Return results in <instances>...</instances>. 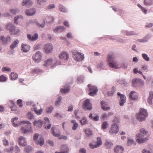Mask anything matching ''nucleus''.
Instances as JSON below:
<instances>
[{"instance_id": "obj_22", "label": "nucleus", "mask_w": 153, "mask_h": 153, "mask_svg": "<svg viewBox=\"0 0 153 153\" xmlns=\"http://www.w3.org/2000/svg\"><path fill=\"white\" fill-rule=\"evenodd\" d=\"M65 28L64 26H58L53 30L54 32L55 33L61 32L65 30Z\"/></svg>"}, {"instance_id": "obj_52", "label": "nucleus", "mask_w": 153, "mask_h": 153, "mask_svg": "<svg viewBox=\"0 0 153 153\" xmlns=\"http://www.w3.org/2000/svg\"><path fill=\"white\" fill-rule=\"evenodd\" d=\"M115 89V87H113L112 88V90L111 91L108 92L107 93L108 95L109 96L113 95Z\"/></svg>"}, {"instance_id": "obj_35", "label": "nucleus", "mask_w": 153, "mask_h": 153, "mask_svg": "<svg viewBox=\"0 0 153 153\" xmlns=\"http://www.w3.org/2000/svg\"><path fill=\"white\" fill-rule=\"evenodd\" d=\"M97 68L100 70L105 69L104 63L103 62H101L98 63L97 65Z\"/></svg>"}, {"instance_id": "obj_54", "label": "nucleus", "mask_w": 153, "mask_h": 153, "mask_svg": "<svg viewBox=\"0 0 153 153\" xmlns=\"http://www.w3.org/2000/svg\"><path fill=\"white\" fill-rule=\"evenodd\" d=\"M27 116V117L30 120L32 119L34 117L33 114L30 112L28 113Z\"/></svg>"}, {"instance_id": "obj_57", "label": "nucleus", "mask_w": 153, "mask_h": 153, "mask_svg": "<svg viewBox=\"0 0 153 153\" xmlns=\"http://www.w3.org/2000/svg\"><path fill=\"white\" fill-rule=\"evenodd\" d=\"M42 70L39 68H35L32 70V72L33 73L38 74L41 72Z\"/></svg>"}, {"instance_id": "obj_41", "label": "nucleus", "mask_w": 153, "mask_h": 153, "mask_svg": "<svg viewBox=\"0 0 153 153\" xmlns=\"http://www.w3.org/2000/svg\"><path fill=\"white\" fill-rule=\"evenodd\" d=\"M62 150L65 152L66 153H68L69 151V148L68 146L66 145H63L62 147Z\"/></svg>"}, {"instance_id": "obj_15", "label": "nucleus", "mask_w": 153, "mask_h": 153, "mask_svg": "<svg viewBox=\"0 0 153 153\" xmlns=\"http://www.w3.org/2000/svg\"><path fill=\"white\" fill-rule=\"evenodd\" d=\"M30 48V46L27 44L22 43L21 44V50L24 52L27 53L28 52Z\"/></svg>"}, {"instance_id": "obj_36", "label": "nucleus", "mask_w": 153, "mask_h": 153, "mask_svg": "<svg viewBox=\"0 0 153 153\" xmlns=\"http://www.w3.org/2000/svg\"><path fill=\"white\" fill-rule=\"evenodd\" d=\"M32 147L30 146H27L25 148L24 151L27 153H30L32 152Z\"/></svg>"}, {"instance_id": "obj_58", "label": "nucleus", "mask_w": 153, "mask_h": 153, "mask_svg": "<svg viewBox=\"0 0 153 153\" xmlns=\"http://www.w3.org/2000/svg\"><path fill=\"white\" fill-rule=\"evenodd\" d=\"M7 80V78L4 75L0 76V81L1 82H4Z\"/></svg>"}, {"instance_id": "obj_38", "label": "nucleus", "mask_w": 153, "mask_h": 153, "mask_svg": "<svg viewBox=\"0 0 153 153\" xmlns=\"http://www.w3.org/2000/svg\"><path fill=\"white\" fill-rule=\"evenodd\" d=\"M152 99H153V93L151 92L150 93V95L148 99V102L149 104H152Z\"/></svg>"}, {"instance_id": "obj_37", "label": "nucleus", "mask_w": 153, "mask_h": 153, "mask_svg": "<svg viewBox=\"0 0 153 153\" xmlns=\"http://www.w3.org/2000/svg\"><path fill=\"white\" fill-rule=\"evenodd\" d=\"M11 80H15L17 79L18 77V75L14 72H12L10 75Z\"/></svg>"}, {"instance_id": "obj_60", "label": "nucleus", "mask_w": 153, "mask_h": 153, "mask_svg": "<svg viewBox=\"0 0 153 153\" xmlns=\"http://www.w3.org/2000/svg\"><path fill=\"white\" fill-rule=\"evenodd\" d=\"M39 137V134L38 133H36L34 134L33 139V140L35 141L36 143V141H38L37 140Z\"/></svg>"}, {"instance_id": "obj_45", "label": "nucleus", "mask_w": 153, "mask_h": 153, "mask_svg": "<svg viewBox=\"0 0 153 153\" xmlns=\"http://www.w3.org/2000/svg\"><path fill=\"white\" fill-rule=\"evenodd\" d=\"M36 144H39L40 146H42L44 144V140L42 137L40 138L39 140L36 141Z\"/></svg>"}, {"instance_id": "obj_42", "label": "nucleus", "mask_w": 153, "mask_h": 153, "mask_svg": "<svg viewBox=\"0 0 153 153\" xmlns=\"http://www.w3.org/2000/svg\"><path fill=\"white\" fill-rule=\"evenodd\" d=\"M70 89V88L68 86L67 88L64 89L61 88L60 89V91L62 93L66 94L69 91Z\"/></svg>"}, {"instance_id": "obj_29", "label": "nucleus", "mask_w": 153, "mask_h": 153, "mask_svg": "<svg viewBox=\"0 0 153 153\" xmlns=\"http://www.w3.org/2000/svg\"><path fill=\"white\" fill-rule=\"evenodd\" d=\"M105 144L107 149L111 148L113 145L111 141L108 140H106Z\"/></svg>"}, {"instance_id": "obj_21", "label": "nucleus", "mask_w": 153, "mask_h": 153, "mask_svg": "<svg viewBox=\"0 0 153 153\" xmlns=\"http://www.w3.org/2000/svg\"><path fill=\"white\" fill-rule=\"evenodd\" d=\"M27 37L31 41H34L38 39V34L35 33L32 36L29 34H28L27 35Z\"/></svg>"}, {"instance_id": "obj_3", "label": "nucleus", "mask_w": 153, "mask_h": 153, "mask_svg": "<svg viewBox=\"0 0 153 153\" xmlns=\"http://www.w3.org/2000/svg\"><path fill=\"white\" fill-rule=\"evenodd\" d=\"M140 133H138L136 135L137 141L140 143H143L147 140L146 138H143L144 135H145L147 133V131H146L145 129L141 128L140 129Z\"/></svg>"}, {"instance_id": "obj_1", "label": "nucleus", "mask_w": 153, "mask_h": 153, "mask_svg": "<svg viewBox=\"0 0 153 153\" xmlns=\"http://www.w3.org/2000/svg\"><path fill=\"white\" fill-rule=\"evenodd\" d=\"M107 58V63L109 67L115 69H119L121 68L122 66L113 55L109 54Z\"/></svg>"}, {"instance_id": "obj_9", "label": "nucleus", "mask_w": 153, "mask_h": 153, "mask_svg": "<svg viewBox=\"0 0 153 153\" xmlns=\"http://www.w3.org/2000/svg\"><path fill=\"white\" fill-rule=\"evenodd\" d=\"M4 151L6 152H11V153H19L20 151V149L18 146H16L14 149L13 147L12 146L9 149L8 148L5 149Z\"/></svg>"}, {"instance_id": "obj_26", "label": "nucleus", "mask_w": 153, "mask_h": 153, "mask_svg": "<svg viewBox=\"0 0 153 153\" xmlns=\"http://www.w3.org/2000/svg\"><path fill=\"white\" fill-rule=\"evenodd\" d=\"M19 31V29L14 26L13 29L12 30H11L10 33L12 35H16L18 33Z\"/></svg>"}, {"instance_id": "obj_61", "label": "nucleus", "mask_w": 153, "mask_h": 153, "mask_svg": "<svg viewBox=\"0 0 153 153\" xmlns=\"http://www.w3.org/2000/svg\"><path fill=\"white\" fill-rule=\"evenodd\" d=\"M37 1V4L39 5H41L42 3L46 2L47 1V0H36Z\"/></svg>"}, {"instance_id": "obj_28", "label": "nucleus", "mask_w": 153, "mask_h": 153, "mask_svg": "<svg viewBox=\"0 0 153 153\" xmlns=\"http://www.w3.org/2000/svg\"><path fill=\"white\" fill-rule=\"evenodd\" d=\"M31 110L32 111H34V112L38 115L41 114L42 112V109L38 110L37 107L34 105L33 106V107L31 108Z\"/></svg>"}, {"instance_id": "obj_40", "label": "nucleus", "mask_w": 153, "mask_h": 153, "mask_svg": "<svg viewBox=\"0 0 153 153\" xmlns=\"http://www.w3.org/2000/svg\"><path fill=\"white\" fill-rule=\"evenodd\" d=\"M79 122L82 125H84L88 123V121L86 118L84 117L83 118L79 120Z\"/></svg>"}, {"instance_id": "obj_12", "label": "nucleus", "mask_w": 153, "mask_h": 153, "mask_svg": "<svg viewBox=\"0 0 153 153\" xmlns=\"http://www.w3.org/2000/svg\"><path fill=\"white\" fill-rule=\"evenodd\" d=\"M132 85L133 87H136L139 83H140L141 85H143L144 82L142 79L137 78L133 79L132 80Z\"/></svg>"}, {"instance_id": "obj_59", "label": "nucleus", "mask_w": 153, "mask_h": 153, "mask_svg": "<svg viewBox=\"0 0 153 153\" xmlns=\"http://www.w3.org/2000/svg\"><path fill=\"white\" fill-rule=\"evenodd\" d=\"M134 142V140L131 139H128L127 142V144L128 146H131L132 144Z\"/></svg>"}, {"instance_id": "obj_6", "label": "nucleus", "mask_w": 153, "mask_h": 153, "mask_svg": "<svg viewBox=\"0 0 153 153\" xmlns=\"http://www.w3.org/2000/svg\"><path fill=\"white\" fill-rule=\"evenodd\" d=\"M88 87L90 92L89 94L91 96H94L95 95L98 91L97 87L94 86L92 85L91 84H88L87 86Z\"/></svg>"}, {"instance_id": "obj_17", "label": "nucleus", "mask_w": 153, "mask_h": 153, "mask_svg": "<svg viewBox=\"0 0 153 153\" xmlns=\"http://www.w3.org/2000/svg\"><path fill=\"white\" fill-rule=\"evenodd\" d=\"M36 12L35 8H32L28 10H26L25 11V13L28 16H32L34 15Z\"/></svg>"}, {"instance_id": "obj_16", "label": "nucleus", "mask_w": 153, "mask_h": 153, "mask_svg": "<svg viewBox=\"0 0 153 153\" xmlns=\"http://www.w3.org/2000/svg\"><path fill=\"white\" fill-rule=\"evenodd\" d=\"M18 142L19 144L21 146H24L27 145V142L24 137H20L18 139Z\"/></svg>"}, {"instance_id": "obj_46", "label": "nucleus", "mask_w": 153, "mask_h": 153, "mask_svg": "<svg viewBox=\"0 0 153 153\" xmlns=\"http://www.w3.org/2000/svg\"><path fill=\"white\" fill-rule=\"evenodd\" d=\"M97 141L96 144L97 146L96 147H99L102 144V141L101 138L100 137H97Z\"/></svg>"}, {"instance_id": "obj_53", "label": "nucleus", "mask_w": 153, "mask_h": 153, "mask_svg": "<svg viewBox=\"0 0 153 153\" xmlns=\"http://www.w3.org/2000/svg\"><path fill=\"white\" fill-rule=\"evenodd\" d=\"M53 106H51L46 109V112L48 113H51L53 110Z\"/></svg>"}, {"instance_id": "obj_23", "label": "nucleus", "mask_w": 153, "mask_h": 153, "mask_svg": "<svg viewBox=\"0 0 153 153\" xmlns=\"http://www.w3.org/2000/svg\"><path fill=\"white\" fill-rule=\"evenodd\" d=\"M19 43V40L17 39L13 41L10 46V48L11 50H13L16 47H17Z\"/></svg>"}, {"instance_id": "obj_48", "label": "nucleus", "mask_w": 153, "mask_h": 153, "mask_svg": "<svg viewBox=\"0 0 153 153\" xmlns=\"http://www.w3.org/2000/svg\"><path fill=\"white\" fill-rule=\"evenodd\" d=\"M142 57L146 61H149L150 60L149 57L146 54L143 53L142 54Z\"/></svg>"}, {"instance_id": "obj_32", "label": "nucleus", "mask_w": 153, "mask_h": 153, "mask_svg": "<svg viewBox=\"0 0 153 153\" xmlns=\"http://www.w3.org/2000/svg\"><path fill=\"white\" fill-rule=\"evenodd\" d=\"M83 131L85 134L88 137H89L92 134V131L89 128L84 129Z\"/></svg>"}, {"instance_id": "obj_63", "label": "nucleus", "mask_w": 153, "mask_h": 153, "mask_svg": "<svg viewBox=\"0 0 153 153\" xmlns=\"http://www.w3.org/2000/svg\"><path fill=\"white\" fill-rule=\"evenodd\" d=\"M11 71V68H9L7 67H3L2 68V71Z\"/></svg>"}, {"instance_id": "obj_62", "label": "nucleus", "mask_w": 153, "mask_h": 153, "mask_svg": "<svg viewBox=\"0 0 153 153\" xmlns=\"http://www.w3.org/2000/svg\"><path fill=\"white\" fill-rule=\"evenodd\" d=\"M55 7V6L54 4H50L47 7L46 9L47 10H50L54 8Z\"/></svg>"}, {"instance_id": "obj_20", "label": "nucleus", "mask_w": 153, "mask_h": 153, "mask_svg": "<svg viewBox=\"0 0 153 153\" xmlns=\"http://www.w3.org/2000/svg\"><path fill=\"white\" fill-rule=\"evenodd\" d=\"M59 56L61 59L66 60L68 58V54L65 52H62L59 55Z\"/></svg>"}, {"instance_id": "obj_64", "label": "nucleus", "mask_w": 153, "mask_h": 153, "mask_svg": "<svg viewBox=\"0 0 153 153\" xmlns=\"http://www.w3.org/2000/svg\"><path fill=\"white\" fill-rule=\"evenodd\" d=\"M126 35L127 36H131L133 35H135L136 34L135 33V32L134 31H127L126 33Z\"/></svg>"}, {"instance_id": "obj_8", "label": "nucleus", "mask_w": 153, "mask_h": 153, "mask_svg": "<svg viewBox=\"0 0 153 153\" xmlns=\"http://www.w3.org/2000/svg\"><path fill=\"white\" fill-rule=\"evenodd\" d=\"M90 102V100L89 99H86L84 101L82 108L85 110H91L92 109V105Z\"/></svg>"}, {"instance_id": "obj_33", "label": "nucleus", "mask_w": 153, "mask_h": 153, "mask_svg": "<svg viewBox=\"0 0 153 153\" xmlns=\"http://www.w3.org/2000/svg\"><path fill=\"white\" fill-rule=\"evenodd\" d=\"M22 18L23 16L21 15H19L15 17L14 18V22L15 23L18 24L19 21H21Z\"/></svg>"}, {"instance_id": "obj_34", "label": "nucleus", "mask_w": 153, "mask_h": 153, "mask_svg": "<svg viewBox=\"0 0 153 153\" xmlns=\"http://www.w3.org/2000/svg\"><path fill=\"white\" fill-rule=\"evenodd\" d=\"M14 26L11 23L9 22L6 25V28L8 30H9L10 32L11 31V30H12Z\"/></svg>"}, {"instance_id": "obj_14", "label": "nucleus", "mask_w": 153, "mask_h": 153, "mask_svg": "<svg viewBox=\"0 0 153 153\" xmlns=\"http://www.w3.org/2000/svg\"><path fill=\"white\" fill-rule=\"evenodd\" d=\"M53 47L51 43H48L45 45V50L46 53H49L53 50Z\"/></svg>"}, {"instance_id": "obj_19", "label": "nucleus", "mask_w": 153, "mask_h": 153, "mask_svg": "<svg viewBox=\"0 0 153 153\" xmlns=\"http://www.w3.org/2000/svg\"><path fill=\"white\" fill-rule=\"evenodd\" d=\"M152 36L151 34H148L146 35L142 39L138 40V41L141 42H147L151 37Z\"/></svg>"}, {"instance_id": "obj_7", "label": "nucleus", "mask_w": 153, "mask_h": 153, "mask_svg": "<svg viewBox=\"0 0 153 153\" xmlns=\"http://www.w3.org/2000/svg\"><path fill=\"white\" fill-rule=\"evenodd\" d=\"M33 59L36 63H38L41 61L42 53L40 51H37L32 56Z\"/></svg>"}, {"instance_id": "obj_25", "label": "nucleus", "mask_w": 153, "mask_h": 153, "mask_svg": "<svg viewBox=\"0 0 153 153\" xmlns=\"http://www.w3.org/2000/svg\"><path fill=\"white\" fill-rule=\"evenodd\" d=\"M18 118L17 117L12 118L11 120V122L13 125L15 127H18L19 125L17 123V120Z\"/></svg>"}, {"instance_id": "obj_30", "label": "nucleus", "mask_w": 153, "mask_h": 153, "mask_svg": "<svg viewBox=\"0 0 153 153\" xmlns=\"http://www.w3.org/2000/svg\"><path fill=\"white\" fill-rule=\"evenodd\" d=\"M120 98V105L121 106H123L126 102V98L125 96L124 95H121Z\"/></svg>"}, {"instance_id": "obj_44", "label": "nucleus", "mask_w": 153, "mask_h": 153, "mask_svg": "<svg viewBox=\"0 0 153 153\" xmlns=\"http://www.w3.org/2000/svg\"><path fill=\"white\" fill-rule=\"evenodd\" d=\"M59 7L60 11L64 13H66L68 11L62 5L60 4L59 6Z\"/></svg>"}, {"instance_id": "obj_2", "label": "nucleus", "mask_w": 153, "mask_h": 153, "mask_svg": "<svg viewBox=\"0 0 153 153\" xmlns=\"http://www.w3.org/2000/svg\"><path fill=\"white\" fill-rule=\"evenodd\" d=\"M23 124L21 128V130L22 133L25 134L31 132L32 128L31 127V123L27 121H22L20 122L19 124Z\"/></svg>"}, {"instance_id": "obj_50", "label": "nucleus", "mask_w": 153, "mask_h": 153, "mask_svg": "<svg viewBox=\"0 0 153 153\" xmlns=\"http://www.w3.org/2000/svg\"><path fill=\"white\" fill-rule=\"evenodd\" d=\"M108 126V124L106 121L104 122L102 124V127L103 129H105L107 128Z\"/></svg>"}, {"instance_id": "obj_24", "label": "nucleus", "mask_w": 153, "mask_h": 153, "mask_svg": "<svg viewBox=\"0 0 153 153\" xmlns=\"http://www.w3.org/2000/svg\"><path fill=\"white\" fill-rule=\"evenodd\" d=\"M135 93V91H132L129 93V97L131 100H134L137 99L138 97L134 94Z\"/></svg>"}, {"instance_id": "obj_55", "label": "nucleus", "mask_w": 153, "mask_h": 153, "mask_svg": "<svg viewBox=\"0 0 153 153\" xmlns=\"http://www.w3.org/2000/svg\"><path fill=\"white\" fill-rule=\"evenodd\" d=\"M120 64L122 66L121 68L123 67L124 69H126L127 68L128 66V63H127L123 62Z\"/></svg>"}, {"instance_id": "obj_5", "label": "nucleus", "mask_w": 153, "mask_h": 153, "mask_svg": "<svg viewBox=\"0 0 153 153\" xmlns=\"http://www.w3.org/2000/svg\"><path fill=\"white\" fill-rule=\"evenodd\" d=\"M72 53L74 59L77 61H82L84 59V54L78 52L76 50L74 51Z\"/></svg>"}, {"instance_id": "obj_43", "label": "nucleus", "mask_w": 153, "mask_h": 153, "mask_svg": "<svg viewBox=\"0 0 153 153\" xmlns=\"http://www.w3.org/2000/svg\"><path fill=\"white\" fill-rule=\"evenodd\" d=\"M35 23L36 25L39 27L43 28L45 25V21L44 20H43V22L42 24H39L37 21Z\"/></svg>"}, {"instance_id": "obj_18", "label": "nucleus", "mask_w": 153, "mask_h": 153, "mask_svg": "<svg viewBox=\"0 0 153 153\" xmlns=\"http://www.w3.org/2000/svg\"><path fill=\"white\" fill-rule=\"evenodd\" d=\"M43 121L41 120H35L33 122L34 126H36L37 128H40L42 126Z\"/></svg>"}, {"instance_id": "obj_10", "label": "nucleus", "mask_w": 153, "mask_h": 153, "mask_svg": "<svg viewBox=\"0 0 153 153\" xmlns=\"http://www.w3.org/2000/svg\"><path fill=\"white\" fill-rule=\"evenodd\" d=\"M119 131V128L117 124L114 123L111 125L109 133L111 134H117Z\"/></svg>"}, {"instance_id": "obj_13", "label": "nucleus", "mask_w": 153, "mask_h": 153, "mask_svg": "<svg viewBox=\"0 0 153 153\" xmlns=\"http://www.w3.org/2000/svg\"><path fill=\"white\" fill-rule=\"evenodd\" d=\"M0 39L2 41V43L5 45L10 43L12 40L10 36H7L6 37L4 36H2L0 37Z\"/></svg>"}, {"instance_id": "obj_56", "label": "nucleus", "mask_w": 153, "mask_h": 153, "mask_svg": "<svg viewBox=\"0 0 153 153\" xmlns=\"http://www.w3.org/2000/svg\"><path fill=\"white\" fill-rule=\"evenodd\" d=\"M10 11L11 13L15 15L18 13L19 10L17 9H11L10 10Z\"/></svg>"}, {"instance_id": "obj_4", "label": "nucleus", "mask_w": 153, "mask_h": 153, "mask_svg": "<svg viewBox=\"0 0 153 153\" xmlns=\"http://www.w3.org/2000/svg\"><path fill=\"white\" fill-rule=\"evenodd\" d=\"M136 115L137 119L139 121H142L145 120L146 118L148 116V113L146 110L141 108Z\"/></svg>"}, {"instance_id": "obj_31", "label": "nucleus", "mask_w": 153, "mask_h": 153, "mask_svg": "<svg viewBox=\"0 0 153 153\" xmlns=\"http://www.w3.org/2000/svg\"><path fill=\"white\" fill-rule=\"evenodd\" d=\"M71 122L73 123V126L72 127V129L74 131L76 130L79 124L78 123L76 122V121L74 120H71Z\"/></svg>"}, {"instance_id": "obj_11", "label": "nucleus", "mask_w": 153, "mask_h": 153, "mask_svg": "<svg viewBox=\"0 0 153 153\" xmlns=\"http://www.w3.org/2000/svg\"><path fill=\"white\" fill-rule=\"evenodd\" d=\"M53 62V60L52 59H48L45 61L44 64H43V65L45 66H48L51 65V67L52 68L56 66L57 65H59L61 64V63H58L57 62H56L55 63L53 64L52 65Z\"/></svg>"}, {"instance_id": "obj_27", "label": "nucleus", "mask_w": 153, "mask_h": 153, "mask_svg": "<svg viewBox=\"0 0 153 153\" xmlns=\"http://www.w3.org/2000/svg\"><path fill=\"white\" fill-rule=\"evenodd\" d=\"M123 150V148L120 146H117L114 148V152L116 153H122Z\"/></svg>"}, {"instance_id": "obj_49", "label": "nucleus", "mask_w": 153, "mask_h": 153, "mask_svg": "<svg viewBox=\"0 0 153 153\" xmlns=\"http://www.w3.org/2000/svg\"><path fill=\"white\" fill-rule=\"evenodd\" d=\"M62 100V97L59 96L57 98V100L55 102V105L56 106H59L60 104V103Z\"/></svg>"}, {"instance_id": "obj_51", "label": "nucleus", "mask_w": 153, "mask_h": 153, "mask_svg": "<svg viewBox=\"0 0 153 153\" xmlns=\"http://www.w3.org/2000/svg\"><path fill=\"white\" fill-rule=\"evenodd\" d=\"M84 78V76H78L77 78V80L79 83H82L83 81Z\"/></svg>"}, {"instance_id": "obj_47", "label": "nucleus", "mask_w": 153, "mask_h": 153, "mask_svg": "<svg viewBox=\"0 0 153 153\" xmlns=\"http://www.w3.org/2000/svg\"><path fill=\"white\" fill-rule=\"evenodd\" d=\"M153 1V0H144V4L146 6H148L151 5Z\"/></svg>"}, {"instance_id": "obj_39", "label": "nucleus", "mask_w": 153, "mask_h": 153, "mask_svg": "<svg viewBox=\"0 0 153 153\" xmlns=\"http://www.w3.org/2000/svg\"><path fill=\"white\" fill-rule=\"evenodd\" d=\"M27 4L31 5L33 4V2L31 0H23L22 3V5L25 6Z\"/></svg>"}]
</instances>
